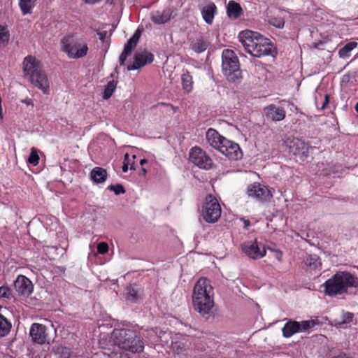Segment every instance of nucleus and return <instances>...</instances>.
Returning a JSON list of instances; mask_svg holds the SVG:
<instances>
[{
  "instance_id": "obj_1",
  "label": "nucleus",
  "mask_w": 358,
  "mask_h": 358,
  "mask_svg": "<svg viewBox=\"0 0 358 358\" xmlns=\"http://www.w3.org/2000/svg\"><path fill=\"white\" fill-rule=\"evenodd\" d=\"M238 38L245 51L252 57L272 55L274 49L273 43L259 33L246 29L241 31Z\"/></svg>"
},
{
  "instance_id": "obj_2",
  "label": "nucleus",
  "mask_w": 358,
  "mask_h": 358,
  "mask_svg": "<svg viewBox=\"0 0 358 358\" xmlns=\"http://www.w3.org/2000/svg\"><path fill=\"white\" fill-rule=\"evenodd\" d=\"M23 77L44 94L49 92L50 85L48 76L42 62L35 56H26L22 63Z\"/></svg>"
},
{
  "instance_id": "obj_3",
  "label": "nucleus",
  "mask_w": 358,
  "mask_h": 358,
  "mask_svg": "<svg viewBox=\"0 0 358 358\" xmlns=\"http://www.w3.org/2000/svg\"><path fill=\"white\" fill-rule=\"evenodd\" d=\"M322 287L328 296L341 295L348 293L349 288H358V278L348 271H337Z\"/></svg>"
},
{
  "instance_id": "obj_4",
  "label": "nucleus",
  "mask_w": 358,
  "mask_h": 358,
  "mask_svg": "<svg viewBox=\"0 0 358 358\" xmlns=\"http://www.w3.org/2000/svg\"><path fill=\"white\" fill-rule=\"evenodd\" d=\"M114 343L120 349L134 354H139L144 350V343L136 332L131 329H115L112 334Z\"/></svg>"
},
{
  "instance_id": "obj_5",
  "label": "nucleus",
  "mask_w": 358,
  "mask_h": 358,
  "mask_svg": "<svg viewBox=\"0 0 358 358\" xmlns=\"http://www.w3.org/2000/svg\"><path fill=\"white\" fill-rule=\"evenodd\" d=\"M222 71L227 79L231 82L239 80L242 78V71L236 53L232 50L225 49L222 54Z\"/></svg>"
},
{
  "instance_id": "obj_6",
  "label": "nucleus",
  "mask_w": 358,
  "mask_h": 358,
  "mask_svg": "<svg viewBox=\"0 0 358 358\" xmlns=\"http://www.w3.org/2000/svg\"><path fill=\"white\" fill-rule=\"evenodd\" d=\"M61 50L70 59H80L87 55L89 48L86 41L73 36H67L61 40Z\"/></svg>"
},
{
  "instance_id": "obj_7",
  "label": "nucleus",
  "mask_w": 358,
  "mask_h": 358,
  "mask_svg": "<svg viewBox=\"0 0 358 358\" xmlns=\"http://www.w3.org/2000/svg\"><path fill=\"white\" fill-rule=\"evenodd\" d=\"M222 214V208L218 200L212 194H208L201 206V215L208 223L218 221Z\"/></svg>"
},
{
  "instance_id": "obj_8",
  "label": "nucleus",
  "mask_w": 358,
  "mask_h": 358,
  "mask_svg": "<svg viewBox=\"0 0 358 358\" xmlns=\"http://www.w3.org/2000/svg\"><path fill=\"white\" fill-rule=\"evenodd\" d=\"M317 324V321L315 320H303L300 322L289 320L285 324L282 329V335L285 338H289L294 334L307 331Z\"/></svg>"
},
{
  "instance_id": "obj_9",
  "label": "nucleus",
  "mask_w": 358,
  "mask_h": 358,
  "mask_svg": "<svg viewBox=\"0 0 358 358\" xmlns=\"http://www.w3.org/2000/svg\"><path fill=\"white\" fill-rule=\"evenodd\" d=\"M190 161L200 169L209 170L213 166V159L201 148L195 146L189 152Z\"/></svg>"
},
{
  "instance_id": "obj_10",
  "label": "nucleus",
  "mask_w": 358,
  "mask_h": 358,
  "mask_svg": "<svg viewBox=\"0 0 358 358\" xmlns=\"http://www.w3.org/2000/svg\"><path fill=\"white\" fill-rule=\"evenodd\" d=\"M213 289L210 282L206 278H200L196 282L192 293V298H196V302L203 297H213Z\"/></svg>"
},
{
  "instance_id": "obj_11",
  "label": "nucleus",
  "mask_w": 358,
  "mask_h": 358,
  "mask_svg": "<svg viewBox=\"0 0 358 358\" xmlns=\"http://www.w3.org/2000/svg\"><path fill=\"white\" fill-rule=\"evenodd\" d=\"M219 152L230 160H238L243 157V152L239 145L232 141L226 139Z\"/></svg>"
},
{
  "instance_id": "obj_12",
  "label": "nucleus",
  "mask_w": 358,
  "mask_h": 358,
  "mask_svg": "<svg viewBox=\"0 0 358 358\" xmlns=\"http://www.w3.org/2000/svg\"><path fill=\"white\" fill-rule=\"evenodd\" d=\"M47 330L45 325L40 323H33L29 329V335L32 341L39 345L49 344Z\"/></svg>"
},
{
  "instance_id": "obj_13",
  "label": "nucleus",
  "mask_w": 358,
  "mask_h": 358,
  "mask_svg": "<svg viewBox=\"0 0 358 358\" xmlns=\"http://www.w3.org/2000/svg\"><path fill=\"white\" fill-rule=\"evenodd\" d=\"M242 251L250 258L257 259L264 257L266 251L264 247L261 249L257 240L254 241H246L241 245Z\"/></svg>"
},
{
  "instance_id": "obj_14",
  "label": "nucleus",
  "mask_w": 358,
  "mask_h": 358,
  "mask_svg": "<svg viewBox=\"0 0 358 358\" xmlns=\"http://www.w3.org/2000/svg\"><path fill=\"white\" fill-rule=\"evenodd\" d=\"M154 60V55L150 52L143 50L136 52L134 56L133 64H129L127 67L128 71L137 70L144 66L151 64Z\"/></svg>"
},
{
  "instance_id": "obj_15",
  "label": "nucleus",
  "mask_w": 358,
  "mask_h": 358,
  "mask_svg": "<svg viewBox=\"0 0 358 358\" xmlns=\"http://www.w3.org/2000/svg\"><path fill=\"white\" fill-rule=\"evenodd\" d=\"M248 194L249 196L260 201H266L272 197V194L267 187L259 182H254L248 186Z\"/></svg>"
},
{
  "instance_id": "obj_16",
  "label": "nucleus",
  "mask_w": 358,
  "mask_h": 358,
  "mask_svg": "<svg viewBox=\"0 0 358 358\" xmlns=\"http://www.w3.org/2000/svg\"><path fill=\"white\" fill-rule=\"evenodd\" d=\"M14 287L19 295L29 296L34 290L32 282L26 276L19 275L14 281Z\"/></svg>"
},
{
  "instance_id": "obj_17",
  "label": "nucleus",
  "mask_w": 358,
  "mask_h": 358,
  "mask_svg": "<svg viewBox=\"0 0 358 358\" xmlns=\"http://www.w3.org/2000/svg\"><path fill=\"white\" fill-rule=\"evenodd\" d=\"M141 35V31L139 29H137L124 45V50L119 57L120 66L124 65L127 58L131 55L132 51L136 48Z\"/></svg>"
},
{
  "instance_id": "obj_18",
  "label": "nucleus",
  "mask_w": 358,
  "mask_h": 358,
  "mask_svg": "<svg viewBox=\"0 0 358 358\" xmlns=\"http://www.w3.org/2000/svg\"><path fill=\"white\" fill-rule=\"evenodd\" d=\"M199 301L196 302V298H192V304L194 310L197 311L201 316L208 315L213 307V297H203L197 299Z\"/></svg>"
},
{
  "instance_id": "obj_19",
  "label": "nucleus",
  "mask_w": 358,
  "mask_h": 358,
  "mask_svg": "<svg viewBox=\"0 0 358 358\" xmlns=\"http://www.w3.org/2000/svg\"><path fill=\"white\" fill-rule=\"evenodd\" d=\"M206 138L208 143L217 151L220 150L221 146L224 144V141L227 139L224 136L213 128H209L206 133Z\"/></svg>"
},
{
  "instance_id": "obj_20",
  "label": "nucleus",
  "mask_w": 358,
  "mask_h": 358,
  "mask_svg": "<svg viewBox=\"0 0 358 358\" xmlns=\"http://www.w3.org/2000/svg\"><path fill=\"white\" fill-rule=\"evenodd\" d=\"M264 111L267 119L275 122L281 121L286 116L285 110L282 107L276 106L274 104H270L265 107Z\"/></svg>"
},
{
  "instance_id": "obj_21",
  "label": "nucleus",
  "mask_w": 358,
  "mask_h": 358,
  "mask_svg": "<svg viewBox=\"0 0 358 358\" xmlns=\"http://www.w3.org/2000/svg\"><path fill=\"white\" fill-rule=\"evenodd\" d=\"M227 13L230 19H238L243 14V10L240 3L231 0L227 6Z\"/></svg>"
},
{
  "instance_id": "obj_22",
  "label": "nucleus",
  "mask_w": 358,
  "mask_h": 358,
  "mask_svg": "<svg viewBox=\"0 0 358 358\" xmlns=\"http://www.w3.org/2000/svg\"><path fill=\"white\" fill-rule=\"evenodd\" d=\"M216 13L217 6L213 2L206 5L201 10L202 17L203 20L208 24H211L213 23L215 15Z\"/></svg>"
},
{
  "instance_id": "obj_23",
  "label": "nucleus",
  "mask_w": 358,
  "mask_h": 358,
  "mask_svg": "<svg viewBox=\"0 0 358 358\" xmlns=\"http://www.w3.org/2000/svg\"><path fill=\"white\" fill-rule=\"evenodd\" d=\"M171 13L169 10H157L151 15V20L155 24H165L171 19Z\"/></svg>"
},
{
  "instance_id": "obj_24",
  "label": "nucleus",
  "mask_w": 358,
  "mask_h": 358,
  "mask_svg": "<svg viewBox=\"0 0 358 358\" xmlns=\"http://www.w3.org/2000/svg\"><path fill=\"white\" fill-rule=\"evenodd\" d=\"M304 263L310 271H320L322 269L320 258L316 255H308L304 259Z\"/></svg>"
},
{
  "instance_id": "obj_25",
  "label": "nucleus",
  "mask_w": 358,
  "mask_h": 358,
  "mask_svg": "<svg viewBox=\"0 0 358 358\" xmlns=\"http://www.w3.org/2000/svg\"><path fill=\"white\" fill-rule=\"evenodd\" d=\"M293 147L294 148V154L296 155H302L307 157L309 152L310 145L304 141L296 139L293 142Z\"/></svg>"
},
{
  "instance_id": "obj_26",
  "label": "nucleus",
  "mask_w": 358,
  "mask_h": 358,
  "mask_svg": "<svg viewBox=\"0 0 358 358\" xmlns=\"http://www.w3.org/2000/svg\"><path fill=\"white\" fill-rule=\"evenodd\" d=\"M90 175L92 180L96 183H102L107 178V172L101 167L94 168Z\"/></svg>"
},
{
  "instance_id": "obj_27",
  "label": "nucleus",
  "mask_w": 358,
  "mask_h": 358,
  "mask_svg": "<svg viewBox=\"0 0 358 358\" xmlns=\"http://www.w3.org/2000/svg\"><path fill=\"white\" fill-rule=\"evenodd\" d=\"M159 331H160V329L155 328L146 329L143 332V336L147 340L148 345L155 346V345L157 344Z\"/></svg>"
},
{
  "instance_id": "obj_28",
  "label": "nucleus",
  "mask_w": 358,
  "mask_h": 358,
  "mask_svg": "<svg viewBox=\"0 0 358 358\" xmlns=\"http://www.w3.org/2000/svg\"><path fill=\"white\" fill-rule=\"evenodd\" d=\"M181 81L182 89L187 92L189 93L193 89V79L189 72L187 71L181 76Z\"/></svg>"
},
{
  "instance_id": "obj_29",
  "label": "nucleus",
  "mask_w": 358,
  "mask_h": 358,
  "mask_svg": "<svg viewBox=\"0 0 358 358\" xmlns=\"http://www.w3.org/2000/svg\"><path fill=\"white\" fill-rule=\"evenodd\" d=\"M208 46V43L201 36L197 38L191 43L192 50L196 53H201L204 52L207 49Z\"/></svg>"
},
{
  "instance_id": "obj_30",
  "label": "nucleus",
  "mask_w": 358,
  "mask_h": 358,
  "mask_svg": "<svg viewBox=\"0 0 358 358\" xmlns=\"http://www.w3.org/2000/svg\"><path fill=\"white\" fill-rule=\"evenodd\" d=\"M36 0H19V6L24 15L31 13L36 5Z\"/></svg>"
},
{
  "instance_id": "obj_31",
  "label": "nucleus",
  "mask_w": 358,
  "mask_h": 358,
  "mask_svg": "<svg viewBox=\"0 0 358 358\" xmlns=\"http://www.w3.org/2000/svg\"><path fill=\"white\" fill-rule=\"evenodd\" d=\"M12 327L11 322L0 314V337L7 336Z\"/></svg>"
},
{
  "instance_id": "obj_32",
  "label": "nucleus",
  "mask_w": 358,
  "mask_h": 358,
  "mask_svg": "<svg viewBox=\"0 0 358 358\" xmlns=\"http://www.w3.org/2000/svg\"><path fill=\"white\" fill-rule=\"evenodd\" d=\"M358 43L355 41H352L345 44L342 48L339 50L338 55L341 58H346L350 57V52L354 50Z\"/></svg>"
},
{
  "instance_id": "obj_33",
  "label": "nucleus",
  "mask_w": 358,
  "mask_h": 358,
  "mask_svg": "<svg viewBox=\"0 0 358 358\" xmlns=\"http://www.w3.org/2000/svg\"><path fill=\"white\" fill-rule=\"evenodd\" d=\"M171 338V336L170 332L160 330L159 331L157 344L155 345H161L162 347L169 345Z\"/></svg>"
},
{
  "instance_id": "obj_34",
  "label": "nucleus",
  "mask_w": 358,
  "mask_h": 358,
  "mask_svg": "<svg viewBox=\"0 0 358 358\" xmlns=\"http://www.w3.org/2000/svg\"><path fill=\"white\" fill-rule=\"evenodd\" d=\"M117 84V81L114 80H110L107 83L103 94V98L104 99H108L113 95L115 90L116 89Z\"/></svg>"
},
{
  "instance_id": "obj_35",
  "label": "nucleus",
  "mask_w": 358,
  "mask_h": 358,
  "mask_svg": "<svg viewBox=\"0 0 358 358\" xmlns=\"http://www.w3.org/2000/svg\"><path fill=\"white\" fill-rule=\"evenodd\" d=\"M10 39V33L6 26L0 25V46L6 45Z\"/></svg>"
},
{
  "instance_id": "obj_36",
  "label": "nucleus",
  "mask_w": 358,
  "mask_h": 358,
  "mask_svg": "<svg viewBox=\"0 0 358 358\" xmlns=\"http://www.w3.org/2000/svg\"><path fill=\"white\" fill-rule=\"evenodd\" d=\"M13 292L7 285L0 287V299L11 300L13 299Z\"/></svg>"
},
{
  "instance_id": "obj_37",
  "label": "nucleus",
  "mask_w": 358,
  "mask_h": 358,
  "mask_svg": "<svg viewBox=\"0 0 358 358\" xmlns=\"http://www.w3.org/2000/svg\"><path fill=\"white\" fill-rule=\"evenodd\" d=\"M171 348L178 355L183 353L185 350V343L180 341H171Z\"/></svg>"
},
{
  "instance_id": "obj_38",
  "label": "nucleus",
  "mask_w": 358,
  "mask_h": 358,
  "mask_svg": "<svg viewBox=\"0 0 358 358\" xmlns=\"http://www.w3.org/2000/svg\"><path fill=\"white\" fill-rule=\"evenodd\" d=\"M39 156L38 155V152L35 148H31L30 155L28 158V163L33 166H36L39 163Z\"/></svg>"
},
{
  "instance_id": "obj_39",
  "label": "nucleus",
  "mask_w": 358,
  "mask_h": 358,
  "mask_svg": "<svg viewBox=\"0 0 358 358\" xmlns=\"http://www.w3.org/2000/svg\"><path fill=\"white\" fill-rule=\"evenodd\" d=\"M57 353L59 355L60 358H71V350L67 347H57Z\"/></svg>"
},
{
  "instance_id": "obj_40",
  "label": "nucleus",
  "mask_w": 358,
  "mask_h": 358,
  "mask_svg": "<svg viewBox=\"0 0 358 358\" xmlns=\"http://www.w3.org/2000/svg\"><path fill=\"white\" fill-rule=\"evenodd\" d=\"M354 315L351 313L346 312L343 313L341 320L338 321L340 324H349L353 320Z\"/></svg>"
},
{
  "instance_id": "obj_41",
  "label": "nucleus",
  "mask_w": 358,
  "mask_h": 358,
  "mask_svg": "<svg viewBox=\"0 0 358 358\" xmlns=\"http://www.w3.org/2000/svg\"><path fill=\"white\" fill-rule=\"evenodd\" d=\"M108 189L113 191L116 195L125 192V189L121 184L111 185L108 187Z\"/></svg>"
},
{
  "instance_id": "obj_42",
  "label": "nucleus",
  "mask_w": 358,
  "mask_h": 358,
  "mask_svg": "<svg viewBox=\"0 0 358 358\" xmlns=\"http://www.w3.org/2000/svg\"><path fill=\"white\" fill-rule=\"evenodd\" d=\"M97 252L99 254L105 255L108 252V245L106 242H101L97 244Z\"/></svg>"
},
{
  "instance_id": "obj_43",
  "label": "nucleus",
  "mask_w": 358,
  "mask_h": 358,
  "mask_svg": "<svg viewBox=\"0 0 358 358\" xmlns=\"http://www.w3.org/2000/svg\"><path fill=\"white\" fill-rule=\"evenodd\" d=\"M317 101H318V98L317 97L316 98V106L317 108L320 107V110H324L327 107V106L329 104V95L326 94L324 96V100H323V102L322 103H317Z\"/></svg>"
},
{
  "instance_id": "obj_44",
  "label": "nucleus",
  "mask_w": 358,
  "mask_h": 358,
  "mask_svg": "<svg viewBox=\"0 0 358 358\" xmlns=\"http://www.w3.org/2000/svg\"><path fill=\"white\" fill-rule=\"evenodd\" d=\"M270 23L278 28H282L285 24V22L282 18H273L270 20Z\"/></svg>"
},
{
  "instance_id": "obj_45",
  "label": "nucleus",
  "mask_w": 358,
  "mask_h": 358,
  "mask_svg": "<svg viewBox=\"0 0 358 358\" xmlns=\"http://www.w3.org/2000/svg\"><path fill=\"white\" fill-rule=\"evenodd\" d=\"M127 296H128V299H130L132 300L136 299H137V292H136V290L134 288L130 287L128 289Z\"/></svg>"
},
{
  "instance_id": "obj_46",
  "label": "nucleus",
  "mask_w": 358,
  "mask_h": 358,
  "mask_svg": "<svg viewBox=\"0 0 358 358\" xmlns=\"http://www.w3.org/2000/svg\"><path fill=\"white\" fill-rule=\"evenodd\" d=\"M128 159H129V155L127 153H126L124 155V162L122 167V172H124V173L127 172V171L129 169L128 163L126 162Z\"/></svg>"
},
{
  "instance_id": "obj_47",
  "label": "nucleus",
  "mask_w": 358,
  "mask_h": 358,
  "mask_svg": "<svg viewBox=\"0 0 358 358\" xmlns=\"http://www.w3.org/2000/svg\"><path fill=\"white\" fill-rule=\"evenodd\" d=\"M102 0H83V1L85 3H87V4H90V5H94V4H96L97 3H99L100 1H101Z\"/></svg>"
},
{
  "instance_id": "obj_48",
  "label": "nucleus",
  "mask_w": 358,
  "mask_h": 358,
  "mask_svg": "<svg viewBox=\"0 0 358 358\" xmlns=\"http://www.w3.org/2000/svg\"><path fill=\"white\" fill-rule=\"evenodd\" d=\"M332 358H352V357L350 356L349 355L345 354V353H341L338 355L335 356V357H334Z\"/></svg>"
},
{
  "instance_id": "obj_49",
  "label": "nucleus",
  "mask_w": 358,
  "mask_h": 358,
  "mask_svg": "<svg viewBox=\"0 0 358 358\" xmlns=\"http://www.w3.org/2000/svg\"><path fill=\"white\" fill-rule=\"evenodd\" d=\"M98 35L99 36V40L101 41H104L106 36V32H99L98 33Z\"/></svg>"
},
{
  "instance_id": "obj_50",
  "label": "nucleus",
  "mask_w": 358,
  "mask_h": 358,
  "mask_svg": "<svg viewBox=\"0 0 358 358\" xmlns=\"http://www.w3.org/2000/svg\"><path fill=\"white\" fill-rule=\"evenodd\" d=\"M22 102L25 103L26 105H31V106H34V103L32 102L31 99H26L24 100H22Z\"/></svg>"
},
{
  "instance_id": "obj_51",
  "label": "nucleus",
  "mask_w": 358,
  "mask_h": 358,
  "mask_svg": "<svg viewBox=\"0 0 358 358\" xmlns=\"http://www.w3.org/2000/svg\"><path fill=\"white\" fill-rule=\"evenodd\" d=\"M243 223H244V229H248V227L250 225V222L248 220L243 219Z\"/></svg>"
},
{
  "instance_id": "obj_52",
  "label": "nucleus",
  "mask_w": 358,
  "mask_h": 358,
  "mask_svg": "<svg viewBox=\"0 0 358 358\" xmlns=\"http://www.w3.org/2000/svg\"><path fill=\"white\" fill-rule=\"evenodd\" d=\"M146 163H148V160L146 159H143L140 161V164L141 166L144 165Z\"/></svg>"
},
{
  "instance_id": "obj_53",
  "label": "nucleus",
  "mask_w": 358,
  "mask_h": 358,
  "mask_svg": "<svg viewBox=\"0 0 358 358\" xmlns=\"http://www.w3.org/2000/svg\"><path fill=\"white\" fill-rule=\"evenodd\" d=\"M120 358H131V357L128 356L127 355H122Z\"/></svg>"
},
{
  "instance_id": "obj_54",
  "label": "nucleus",
  "mask_w": 358,
  "mask_h": 358,
  "mask_svg": "<svg viewBox=\"0 0 358 358\" xmlns=\"http://www.w3.org/2000/svg\"><path fill=\"white\" fill-rule=\"evenodd\" d=\"M141 171L143 172V176H145L147 173V170L145 168H142Z\"/></svg>"
},
{
  "instance_id": "obj_55",
  "label": "nucleus",
  "mask_w": 358,
  "mask_h": 358,
  "mask_svg": "<svg viewBox=\"0 0 358 358\" xmlns=\"http://www.w3.org/2000/svg\"><path fill=\"white\" fill-rule=\"evenodd\" d=\"M355 110L358 113V102L355 105Z\"/></svg>"
},
{
  "instance_id": "obj_56",
  "label": "nucleus",
  "mask_w": 358,
  "mask_h": 358,
  "mask_svg": "<svg viewBox=\"0 0 358 358\" xmlns=\"http://www.w3.org/2000/svg\"><path fill=\"white\" fill-rule=\"evenodd\" d=\"M159 104H160V105H166V103H162H162H160ZM167 106H171V107H173L171 104H167Z\"/></svg>"
},
{
  "instance_id": "obj_57",
  "label": "nucleus",
  "mask_w": 358,
  "mask_h": 358,
  "mask_svg": "<svg viewBox=\"0 0 358 358\" xmlns=\"http://www.w3.org/2000/svg\"><path fill=\"white\" fill-rule=\"evenodd\" d=\"M130 169H131V170H134V169H135V168H134V165H133V164H132V165H131V166H130Z\"/></svg>"
}]
</instances>
